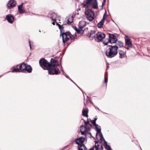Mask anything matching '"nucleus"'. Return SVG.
Wrapping results in <instances>:
<instances>
[{
	"instance_id": "1",
	"label": "nucleus",
	"mask_w": 150,
	"mask_h": 150,
	"mask_svg": "<svg viewBox=\"0 0 150 150\" xmlns=\"http://www.w3.org/2000/svg\"><path fill=\"white\" fill-rule=\"evenodd\" d=\"M82 6L85 8L86 11H85V15L86 18L90 21H92L94 18L95 13L91 9H88V8L90 5L95 9L98 8V3L96 0H87L85 3H83L81 5Z\"/></svg>"
},
{
	"instance_id": "2",
	"label": "nucleus",
	"mask_w": 150,
	"mask_h": 150,
	"mask_svg": "<svg viewBox=\"0 0 150 150\" xmlns=\"http://www.w3.org/2000/svg\"><path fill=\"white\" fill-rule=\"evenodd\" d=\"M52 63L51 65L48 68L47 70L48 71L49 74H58L60 73L59 69L58 68H56V67L58 65L55 64L57 62V61L53 59L51 60Z\"/></svg>"
},
{
	"instance_id": "3",
	"label": "nucleus",
	"mask_w": 150,
	"mask_h": 150,
	"mask_svg": "<svg viewBox=\"0 0 150 150\" xmlns=\"http://www.w3.org/2000/svg\"><path fill=\"white\" fill-rule=\"evenodd\" d=\"M118 47L117 46H109L108 49L106 51L107 56L111 58L116 56L117 54V49Z\"/></svg>"
},
{
	"instance_id": "4",
	"label": "nucleus",
	"mask_w": 150,
	"mask_h": 150,
	"mask_svg": "<svg viewBox=\"0 0 150 150\" xmlns=\"http://www.w3.org/2000/svg\"><path fill=\"white\" fill-rule=\"evenodd\" d=\"M85 126H82L81 128L80 131L82 135H86L90 130L91 125L89 123V121L88 120L86 122L84 120Z\"/></svg>"
},
{
	"instance_id": "5",
	"label": "nucleus",
	"mask_w": 150,
	"mask_h": 150,
	"mask_svg": "<svg viewBox=\"0 0 150 150\" xmlns=\"http://www.w3.org/2000/svg\"><path fill=\"white\" fill-rule=\"evenodd\" d=\"M104 42V44L105 45H107L110 43H115L116 42L117 40L116 36L113 34H109V39L106 40Z\"/></svg>"
},
{
	"instance_id": "6",
	"label": "nucleus",
	"mask_w": 150,
	"mask_h": 150,
	"mask_svg": "<svg viewBox=\"0 0 150 150\" xmlns=\"http://www.w3.org/2000/svg\"><path fill=\"white\" fill-rule=\"evenodd\" d=\"M39 63L41 67L44 69H47L51 64H50L44 59H41L39 61Z\"/></svg>"
},
{
	"instance_id": "7",
	"label": "nucleus",
	"mask_w": 150,
	"mask_h": 150,
	"mask_svg": "<svg viewBox=\"0 0 150 150\" xmlns=\"http://www.w3.org/2000/svg\"><path fill=\"white\" fill-rule=\"evenodd\" d=\"M50 17L52 18V23L54 25H55V22H56L57 21H60V16H58L57 13H52L50 15Z\"/></svg>"
},
{
	"instance_id": "8",
	"label": "nucleus",
	"mask_w": 150,
	"mask_h": 150,
	"mask_svg": "<svg viewBox=\"0 0 150 150\" xmlns=\"http://www.w3.org/2000/svg\"><path fill=\"white\" fill-rule=\"evenodd\" d=\"M71 35L69 32L64 33L62 35V40L63 43L68 41L71 38Z\"/></svg>"
},
{
	"instance_id": "9",
	"label": "nucleus",
	"mask_w": 150,
	"mask_h": 150,
	"mask_svg": "<svg viewBox=\"0 0 150 150\" xmlns=\"http://www.w3.org/2000/svg\"><path fill=\"white\" fill-rule=\"evenodd\" d=\"M96 129L97 133L96 135V138L98 140H101L103 139V137L101 133H100L101 131V129L99 128L98 127V126L95 127Z\"/></svg>"
},
{
	"instance_id": "10",
	"label": "nucleus",
	"mask_w": 150,
	"mask_h": 150,
	"mask_svg": "<svg viewBox=\"0 0 150 150\" xmlns=\"http://www.w3.org/2000/svg\"><path fill=\"white\" fill-rule=\"evenodd\" d=\"M105 34L102 32H98L96 34V38L99 41L102 40L105 37Z\"/></svg>"
},
{
	"instance_id": "11",
	"label": "nucleus",
	"mask_w": 150,
	"mask_h": 150,
	"mask_svg": "<svg viewBox=\"0 0 150 150\" xmlns=\"http://www.w3.org/2000/svg\"><path fill=\"white\" fill-rule=\"evenodd\" d=\"M66 23H64L63 24L66 25L67 24H69L73 22V16H72L70 15L65 19Z\"/></svg>"
},
{
	"instance_id": "12",
	"label": "nucleus",
	"mask_w": 150,
	"mask_h": 150,
	"mask_svg": "<svg viewBox=\"0 0 150 150\" xmlns=\"http://www.w3.org/2000/svg\"><path fill=\"white\" fill-rule=\"evenodd\" d=\"M105 13L104 14L102 19L101 21L98 24V26L99 28H101L103 26L104 22L105 20V18L106 17V16L105 15Z\"/></svg>"
},
{
	"instance_id": "13",
	"label": "nucleus",
	"mask_w": 150,
	"mask_h": 150,
	"mask_svg": "<svg viewBox=\"0 0 150 150\" xmlns=\"http://www.w3.org/2000/svg\"><path fill=\"white\" fill-rule=\"evenodd\" d=\"M16 3L14 0H10L7 4L8 8H11L14 6L16 4Z\"/></svg>"
},
{
	"instance_id": "14",
	"label": "nucleus",
	"mask_w": 150,
	"mask_h": 150,
	"mask_svg": "<svg viewBox=\"0 0 150 150\" xmlns=\"http://www.w3.org/2000/svg\"><path fill=\"white\" fill-rule=\"evenodd\" d=\"M6 19L10 23H12L14 20V18L13 16L10 14L6 16Z\"/></svg>"
},
{
	"instance_id": "15",
	"label": "nucleus",
	"mask_w": 150,
	"mask_h": 150,
	"mask_svg": "<svg viewBox=\"0 0 150 150\" xmlns=\"http://www.w3.org/2000/svg\"><path fill=\"white\" fill-rule=\"evenodd\" d=\"M86 24V22L84 21H80L78 25V26L80 29H81L84 27Z\"/></svg>"
},
{
	"instance_id": "16",
	"label": "nucleus",
	"mask_w": 150,
	"mask_h": 150,
	"mask_svg": "<svg viewBox=\"0 0 150 150\" xmlns=\"http://www.w3.org/2000/svg\"><path fill=\"white\" fill-rule=\"evenodd\" d=\"M27 64H26L23 63L21 65H18L17 67L19 66L21 72H25V69Z\"/></svg>"
},
{
	"instance_id": "17",
	"label": "nucleus",
	"mask_w": 150,
	"mask_h": 150,
	"mask_svg": "<svg viewBox=\"0 0 150 150\" xmlns=\"http://www.w3.org/2000/svg\"><path fill=\"white\" fill-rule=\"evenodd\" d=\"M96 32L94 31H91L90 33V35L89 36V38L91 40L95 38V39H96V34L95 33Z\"/></svg>"
},
{
	"instance_id": "18",
	"label": "nucleus",
	"mask_w": 150,
	"mask_h": 150,
	"mask_svg": "<svg viewBox=\"0 0 150 150\" xmlns=\"http://www.w3.org/2000/svg\"><path fill=\"white\" fill-rule=\"evenodd\" d=\"M23 3H22L21 5L19 6L18 7V12L20 13H24L25 11L23 6Z\"/></svg>"
},
{
	"instance_id": "19",
	"label": "nucleus",
	"mask_w": 150,
	"mask_h": 150,
	"mask_svg": "<svg viewBox=\"0 0 150 150\" xmlns=\"http://www.w3.org/2000/svg\"><path fill=\"white\" fill-rule=\"evenodd\" d=\"M25 69V72L27 71L28 73H30L32 71V68L31 66L29 65H26Z\"/></svg>"
},
{
	"instance_id": "20",
	"label": "nucleus",
	"mask_w": 150,
	"mask_h": 150,
	"mask_svg": "<svg viewBox=\"0 0 150 150\" xmlns=\"http://www.w3.org/2000/svg\"><path fill=\"white\" fill-rule=\"evenodd\" d=\"M88 109L87 108H84L83 109V110H82V113H83V115L84 116L86 117H88Z\"/></svg>"
},
{
	"instance_id": "21",
	"label": "nucleus",
	"mask_w": 150,
	"mask_h": 150,
	"mask_svg": "<svg viewBox=\"0 0 150 150\" xmlns=\"http://www.w3.org/2000/svg\"><path fill=\"white\" fill-rule=\"evenodd\" d=\"M119 54L120 55V58H124L125 56V52L122 50H119Z\"/></svg>"
},
{
	"instance_id": "22",
	"label": "nucleus",
	"mask_w": 150,
	"mask_h": 150,
	"mask_svg": "<svg viewBox=\"0 0 150 150\" xmlns=\"http://www.w3.org/2000/svg\"><path fill=\"white\" fill-rule=\"evenodd\" d=\"M125 43L126 45H128L129 47H130L132 45V43L130 41V39H127L125 40Z\"/></svg>"
},
{
	"instance_id": "23",
	"label": "nucleus",
	"mask_w": 150,
	"mask_h": 150,
	"mask_svg": "<svg viewBox=\"0 0 150 150\" xmlns=\"http://www.w3.org/2000/svg\"><path fill=\"white\" fill-rule=\"evenodd\" d=\"M97 119V118H95L94 120H92L91 121L92 123L94 124L95 127H98V125L96 124V122Z\"/></svg>"
},
{
	"instance_id": "24",
	"label": "nucleus",
	"mask_w": 150,
	"mask_h": 150,
	"mask_svg": "<svg viewBox=\"0 0 150 150\" xmlns=\"http://www.w3.org/2000/svg\"><path fill=\"white\" fill-rule=\"evenodd\" d=\"M11 72H21V71L20 70V68H14L13 67V70L11 71Z\"/></svg>"
},
{
	"instance_id": "25",
	"label": "nucleus",
	"mask_w": 150,
	"mask_h": 150,
	"mask_svg": "<svg viewBox=\"0 0 150 150\" xmlns=\"http://www.w3.org/2000/svg\"><path fill=\"white\" fill-rule=\"evenodd\" d=\"M117 45L120 47H121L123 46V44L122 42H118L117 43Z\"/></svg>"
},
{
	"instance_id": "26",
	"label": "nucleus",
	"mask_w": 150,
	"mask_h": 150,
	"mask_svg": "<svg viewBox=\"0 0 150 150\" xmlns=\"http://www.w3.org/2000/svg\"><path fill=\"white\" fill-rule=\"evenodd\" d=\"M56 24L58 26L59 28L61 30L62 29V25H59L58 23H56Z\"/></svg>"
},
{
	"instance_id": "27",
	"label": "nucleus",
	"mask_w": 150,
	"mask_h": 150,
	"mask_svg": "<svg viewBox=\"0 0 150 150\" xmlns=\"http://www.w3.org/2000/svg\"><path fill=\"white\" fill-rule=\"evenodd\" d=\"M105 1L106 0H103V1L102 3V5L101 7V9H102L103 8V6L105 4Z\"/></svg>"
},
{
	"instance_id": "28",
	"label": "nucleus",
	"mask_w": 150,
	"mask_h": 150,
	"mask_svg": "<svg viewBox=\"0 0 150 150\" xmlns=\"http://www.w3.org/2000/svg\"><path fill=\"white\" fill-rule=\"evenodd\" d=\"M105 148L108 150H109V149H110V146H109L107 145H106Z\"/></svg>"
},
{
	"instance_id": "29",
	"label": "nucleus",
	"mask_w": 150,
	"mask_h": 150,
	"mask_svg": "<svg viewBox=\"0 0 150 150\" xmlns=\"http://www.w3.org/2000/svg\"><path fill=\"white\" fill-rule=\"evenodd\" d=\"M29 45H30V49H31V43H30V41H29Z\"/></svg>"
},
{
	"instance_id": "30",
	"label": "nucleus",
	"mask_w": 150,
	"mask_h": 150,
	"mask_svg": "<svg viewBox=\"0 0 150 150\" xmlns=\"http://www.w3.org/2000/svg\"><path fill=\"white\" fill-rule=\"evenodd\" d=\"M105 83H107L108 82V79L105 78Z\"/></svg>"
},
{
	"instance_id": "31",
	"label": "nucleus",
	"mask_w": 150,
	"mask_h": 150,
	"mask_svg": "<svg viewBox=\"0 0 150 150\" xmlns=\"http://www.w3.org/2000/svg\"><path fill=\"white\" fill-rule=\"evenodd\" d=\"M74 28L77 31H78L79 30H77L76 27H75V28Z\"/></svg>"
},
{
	"instance_id": "32",
	"label": "nucleus",
	"mask_w": 150,
	"mask_h": 150,
	"mask_svg": "<svg viewBox=\"0 0 150 150\" xmlns=\"http://www.w3.org/2000/svg\"><path fill=\"white\" fill-rule=\"evenodd\" d=\"M126 48L128 50L129 49V47H126Z\"/></svg>"
},
{
	"instance_id": "33",
	"label": "nucleus",
	"mask_w": 150,
	"mask_h": 150,
	"mask_svg": "<svg viewBox=\"0 0 150 150\" xmlns=\"http://www.w3.org/2000/svg\"><path fill=\"white\" fill-rule=\"evenodd\" d=\"M66 77H67V78H68V76H67L66 74Z\"/></svg>"
},
{
	"instance_id": "34",
	"label": "nucleus",
	"mask_w": 150,
	"mask_h": 150,
	"mask_svg": "<svg viewBox=\"0 0 150 150\" xmlns=\"http://www.w3.org/2000/svg\"><path fill=\"white\" fill-rule=\"evenodd\" d=\"M108 67L109 66H107V69H108Z\"/></svg>"
},
{
	"instance_id": "35",
	"label": "nucleus",
	"mask_w": 150,
	"mask_h": 150,
	"mask_svg": "<svg viewBox=\"0 0 150 150\" xmlns=\"http://www.w3.org/2000/svg\"><path fill=\"white\" fill-rule=\"evenodd\" d=\"M62 71L63 72H64V70H62Z\"/></svg>"
}]
</instances>
